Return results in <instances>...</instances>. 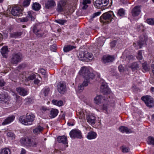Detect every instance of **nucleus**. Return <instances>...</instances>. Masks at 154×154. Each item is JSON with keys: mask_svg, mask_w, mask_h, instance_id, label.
I'll return each mask as SVG.
<instances>
[{"mask_svg": "<svg viewBox=\"0 0 154 154\" xmlns=\"http://www.w3.org/2000/svg\"><path fill=\"white\" fill-rule=\"evenodd\" d=\"M35 118V116L32 114L27 115L26 116H21L19 121L25 125H30L33 123Z\"/></svg>", "mask_w": 154, "mask_h": 154, "instance_id": "obj_1", "label": "nucleus"}, {"mask_svg": "<svg viewBox=\"0 0 154 154\" xmlns=\"http://www.w3.org/2000/svg\"><path fill=\"white\" fill-rule=\"evenodd\" d=\"M21 143L27 146L32 147H39L38 143L33 141L28 138H22L20 140Z\"/></svg>", "mask_w": 154, "mask_h": 154, "instance_id": "obj_2", "label": "nucleus"}, {"mask_svg": "<svg viewBox=\"0 0 154 154\" xmlns=\"http://www.w3.org/2000/svg\"><path fill=\"white\" fill-rule=\"evenodd\" d=\"M115 16L112 11L103 14L100 18L101 22L108 23L110 22Z\"/></svg>", "mask_w": 154, "mask_h": 154, "instance_id": "obj_3", "label": "nucleus"}, {"mask_svg": "<svg viewBox=\"0 0 154 154\" xmlns=\"http://www.w3.org/2000/svg\"><path fill=\"white\" fill-rule=\"evenodd\" d=\"M79 73L80 75L82 76L85 78L87 79L89 78V79H92L94 77V74L90 73L89 69L86 67L84 66L80 70Z\"/></svg>", "mask_w": 154, "mask_h": 154, "instance_id": "obj_4", "label": "nucleus"}, {"mask_svg": "<svg viewBox=\"0 0 154 154\" xmlns=\"http://www.w3.org/2000/svg\"><path fill=\"white\" fill-rule=\"evenodd\" d=\"M70 137L73 139H81L82 138V133L79 130L74 129L72 130L69 133Z\"/></svg>", "mask_w": 154, "mask_h": 154, "instance_id": "obj_5", "label": "nucleus"}, {"mask_svg": "<svg viewBox=\"0 0 154 154\" xmlns=\"http://www.w3.org/2000/svg\"><path fill=\"white\" fill-rule=\"evenodd\" d=\"M141 99L144 102L147 106L151 107L154 106V100L151 96H143L142 97Z\"/></svg>", "mask_w": 154, "mask_h": 154, "instance_id": "obj_6", "label": "nucleus"}, {"mask_svg": "<svg viewBox=\"0 0 154 154\" xmlns=\"http://www.w3.org/2000/svg\"><path fill=\"white\" fill-rule=\"evenodd\" d=\"M87 122L90 124H94L95 123L96 117L95 115L89 111H85Z\"/></svg>", "mask_w": 154, "mask_h": 154, "instance_id": "obj_7", "label": "nucleus"}, {"mask_svg": "<svg viewBox=\"0 0 154 154\" xmlns=\"http://www.w3.org/2000/svg\"><path fill=\"white\" fill-rule=\"evenodd\" d=\"M22 55L20 53H15L13 54L11 60V63L13 64H17L21 61Z\"/></svg>", "mask_w": 154, "mask_h": 154, "instance_id": "obj_8", "label": "nucleus"}, {"mask_svg": "<svg viewBox=\"0 0 154 154\" xmlns=\"http://www.w3.org/2000/svg\"><path fill=\"white\" fill-rule=\"evenodd\" d=\"M33 33L38 37L43 36L44 33L41 29L36 25L34 26L32 28Z\"/></svg>", "mask_w": 154, "mask_h": 154, "instance_id": "obj_9", "label": "nucleus"}, {"mask_svg": "<svg viewBox=\"0 0 154 154\" xmlns=\"http://www.w3.org/2000/svg\"><path fill=\"white\" fill-rule=\"evenodd\" d=\"M147 39V37L146 35H143L140 36V40L138 43L140 48H141L143 46L146 44V41Z\"/></svg>", "mask_w": 154, "mask_h": 154, "instance_id": "obj_10", "label": "nucleus"}, {"mask_svg": "<svg viewBox=\"0 0 154 154\" xmlns=\"http://www.w3.org/2000/svg\"><path fill=\"white\" fill-rule=\"evenodd\" d=\"M33 12L32 11H29L28 12V15L26 17L21 18L19 19V20L21 22H26L30 18L31 20H34V17L32 15Z\"/></svg>", "mask_w": 154, "mask_h": 154, "instance_id": "obj_11", "label": "nucleus"}, {"mask_svg": "<svg viewBox=\"0 0 154 154\" xmlns=\"http://www.w3.org/2000/svg\"><path fill=\"white\" fill-rule=\"evenodd\" d=\"M16 90L17 93L21 96H24L28 94V91L26 89L20 87L17 88Z\"/></svg>", "mask_w": 154, "mask_h": 154, "instance_id": "obj_12", "label": "nucleus"}, {"mask_svg": "<svg viewBox=\"0 0 154 154\" xmlns=\"http://www.w3.org/2000/svg\"><path fill=\"white\" fill-rule=\"evenodd\" d=\"M22 10L18 6L12 8L11 11L12 14L14 16H19L21 13Z\"/></svg>", "mask_w": 154, "mask_h": 154, "instance_id": "obj_13", "label": "nucleus"}, {"mask_svg": "<svg viewBox=\"0 0 154 154\" xmlns=\"http://www.w3.org/2000/svg\"><path fill=\"white\" fill-rule=\"evenodd\" d=\"M91 79H89V78H85V79L84 81L82 84H79L78 87V89L80 91H82L84 87L88 85V83L90 82Z\"/></svg>", "mask_w": 154, "mask_h": 154, "instance_id": "obj_14", "label": "nucleus"}, {"mask_svg": "<svg viewBox=\"0 0 154 154\" xmlns=\"http://www.w3.org/2000/svg\"><path fill=\"white\" fill-rule=\"evenodd\" d=\"M66 85L64 83L60 82L58 85V90L61 94L64 93L66 91Z\"/></svg>", "mask_w": 154, "mask_h": 154, "instance_id": "obj_15", "label": "nucleus"}, {"mask_svg": "<svg viewBox=\"0 0 154 154\" xmlns=\"http://www.w3.org/2000/svg\"><path fill=\"white\" fill-rule=\"evenodd\" d=\"M57 140L59 143H62L64 144L68 143L67 137L64 135L58 137L57 138Z\"/></svg>", "mask_w": 154, "mask_h": 154, "instance_id": "obj_16", "label": "nucleus"}, {"mask_svg": "<svg viewBox=\"0 0 154 154\" xmlns=\"http://www.w3.org/2000/svg\"><path fill=\"white\" fill-rule=\"evenodd\" d=\"M119 130L121 132L123 133H125L126 134H129L133 132L131 130L125 126H122L119 127Z\"/></svg>", "mask_w": 154, "mask_h": 154, "instance_id": "obj_17", "label": "nucleus"}, {"mask_svg": "<svg viewBox=\"0 0 154 154\" xmlns=\"http://www.w3.org/2000/svg\"><path fill=\"white\" fill-rule=\"evenodd\" d=\"M56 5V3L53 0L48 1L45 4V7L47 9L51 8Z\"/></svg>", "mask_w": 154, "mask_h": 154, "instance_id": "obj_18", "label": "nucleus"}, {"mask_svg": "<svg viewBox=\"0 0 154 154\" xmlns=\"http://www.w3.org/2000/svg\"><path fill=\"white\" fill-rule=\"evenodd\" d=\"M140 12V7L138 6H135L132 10V15L134 16H138Z\"/></svg>", "mask_w": 154, "mask_h": 154, "instance_id": "obj_19", "label": "nucleus"}, {"mask_svg": "<svg viewBox=\"0 0 154 154\" xmlns=\"http://www.w3.org/2000/svg\"><path fill=\"white\" fill-rule=\"evenodd\" d=\"M15 117L13 116L8 117L2 123V125H5L11 123L13 121Z\"/></svg>", "mask_w": 154, "mask_h": 154, "instance_id": "obj_20", "label": "nucleus"}, {"mask_svg": "<svg viewBox=\"0 0 154 154\" xmlns=\"http://www.w3.org/2000/svg\"><path fill=\"white\" fill-rule=\"evenodd\" d=\"M102 60L104 63H106L113 61L114 60V58L113 57L110 56H105L103 57Z\"/></svg>", "mask_w": 154, "mask_h": 154, "instance_id": "obj_21", "label": "nucleus"}, {"mask_svg": "<svg viewBox=\"0 0 154 154\" xmlns=\"http://www.w3.org/2000/svg\"><path fill=\"white\" fill-rule=\"evenodd\" d=\"M58 113V110L56 109H52L50 112L49 115V118H54L57 116Z\"/></svg>", "mask_w": 154, "mask_h": 154, "instance_id": "obj_22", "label": "nucleus"}, {"mask_svg": "<svg viewBox=\"0 0 154 154\" xmlns=\"http://www.w3.org/2000/svg\"><path fill=\"white\" fill-rule=\"evenodd\" d=\"M103 100L104 99L102 95H98L94 98V101L96 104H101Z\"/></svg>", "mask_w": 154, "mask_h": 154, "instance_id": "obj_23", "label": "nucleus"}, {"mask_svg": "<svg viewBox=\"0 0 154 154\" xmlns=\"http://www.w3.org/2000/svg\"><path fill=\"white\" fill-rule=\"evenodd\" d=\"M138 63L139 62H134L131 64L130 67L133 71H134L139 69L140 66Z\"/></svg>", "mask_w": 154, "mask_h": 154, "instance_id": "obj_24", "label": "nucleus"}, {"mask_svg": "<svg viewBox=\"0 0 154 154\" xmlns=\"http://www.w3.org/2000/svg\"><path fill=\"white\" fill-rule=\"evenodd\" d=\"M97 136V134L96 132L90 131L88 133L87 137L88 139L91 140L95 138Z\"/></svg>", "mask_w": 154, "mask_h": 154, "instance_id": "obj_25", "label": "nucleus"}, {"mask_svg": "<svg viewBox=\"0 0 154 154\" xmlns=\"http://www.w3.org/2000/svg\"><path fill=\"white\" fill-rule=\"evenodd\" d=\"M85 111H88L86 110H85L84 109H82L81 111L77 112V115L79 119H85V115H86Z\"/></svg>", "mask_w": 154, "mask_h": 154, "instance_id": "obj_26", "label": "nucleus"}, {"mask_svg": "<svg viewBox=\"0 0 154 154\" xmlns=\"http://www.w3.org/2000/svg\"><path fill=\"white\" fill-rule=\"evenodd\" d=\"M8 49L6 46L3 47L1 49V52L2 55L5 57H6V54L8 52Z\"/></svg>", "mask_w": 154, "mask_h": 154, "instance_id": "obj_27", "label": "nucleus"}, {"mask_svg": "<svg viewBox=\"0 0 154 154\" xmlns=\"http://www.w3.org/2000/svg\"><path fill=\"white\" fill-rule=\"evenodd\" d=\"M32 8L35 11L39 10L41 8V5L38 3L35 2L32 5Z\"/></svg>", "mask_w": 154, "mask_h": 154, "instance_id": "obj_28", "label": "nucleus"}, {"mask_svg": "<svg viewBox=\"0 0 154 154\" xmlns=\"http://www.w3.org/2000/svg\"><path fill=\"white\" fill-rule=\"evenodd\" d=\"M101 2L102 0H93L94 5L97 8L103 6Z\"/></svg>", "mask_w": 154, "mask_h": 154, "instance_id": "obj_29", "label": "nucleus"}, {"mask_svg": "<svg viewBox=\"0 0 154 154\" xmlns=\"http://www.w3.org/2000/svg\"><path fill=\"white\" fill-rule=\"evenodd\" d=\"M52 103L54 105L60 106L63 105V102L61 100H52Z\"/></svg>", "mask_w": 154, "mask_h": 154, "instance_id": "obj_30", "label": "nucleus"}, {"mask_svg": "<svg viewBox=\"0 0 154 154\" xmlns=\"http://www.w3.org/2000/svg\"><path fill=\"white\" fill-rule=\"evenodd\" d=\"M43 129V128L42 127L38 126L33 129V132L35 134H38L41 132Z\"/></svg>", "mask_w": 154, "mask_h": 154, "instance_id": "obj_31", "label": "nucleus"}, {"mask_svg": "<svg viewBox=\"0 0 154 154\" xmlns=\"http://www.w3.org/2000/svg\"><path fill=\"white\" fill-rule=\"evenodd\" d=\"M100 91L104 93H106L108 92V88L106 84H102L100 87Z\"/></svg>", "mask_w": 154, "mask_h": 154, "instance_id": "obj_32", "label": "nucleus"}, {"mask_svg": "<svg viewBox=\"0 0 154 154\" xmlns=\"http://www.w3.org/2000/svg\"><path fill=\"white\" fill-rule=\"evenodd\" d=\"M10 149L8 148H4L1 151L0 154H10Z\"/></svg>", "mask_w": 154, "mask_h": 154, "instance_id": "obj_33", "label": "nucleus"}, {"mask_svg": "<svg viewBox=\"0 0 154 154\" xmlns=\"http://www.w3.org/2000/svg\"><path fill=\"white\" fill-rule=\"evenodd\" d=\"M74 48H75V47L74 46L69 45L63 48V50L65 52H68Z\"/></svg>", "mask_w": 154, "mask_h": 154, "instance_id": "obj_34", "label": "nucleus"}, {"mask_svg": "<svg viewBox=\"0 0 154 154\" xmlns=\"http://www.w3.org/2000/svg\"><path fill=\"white\" fill-rule=\"evenodd\" d=\"M83 56L86 58L88 59L89 60H92L93 59L92 54L90 53H87L85 54L83 53Z\"/></svg>", "mask_w": 154, "mask_h": 154, "instance_id": "obj_35", "label": "nucleus"}, {"mask_svg": "<svg viewBox=\"0 0 154 154\" xmlns=\"http://www.w3.org/2000/svg\"><path fill=\"white\" fill-rule=\"evenodd\" d=\"M120 149L122 152L124 153L128 152L129 150V148L125 145L122 146Z\"/></svg>", "mask_w": 154, "mask_h": 154, "instance_id": "obj_36", "label": "nucleus"}, {"mask_svg": "<svg viewBox=\"0 0 154 154\" xmlns=\"http://www.w3.org/2000/svg\"><path fill=\"white\" fill-rule=\"evenodd\" d=\"M7 136L12 139H14L15 138V135L14 133L11 131H9L7 133Z\"/></svg>", "mask_w": 154, "mask_h": 154, "instance_id": "obj_37", "label": "nucleus"}, {"mask_svg": "<svg viewBox=\"0 0 154 154\" xmlns=\"http://www.w3.org/2000/svg\"><path fill=\"white\" fill-rule=\"evenodd\" d=\"M104 38L103 37H99L97 40V42L98 43V45L100 46H101L103 45L104 43Z\"/></svg>", "mask_w": 154, "mask_h": 154, "instance_id": "obj_38", "label": "nucleus"}, {"mask_svg": "<svg viewBox=\"0 0 154 154\" xmlns=\"http://www.w3.org/2000/svg\"><path fill=\"white\" fill-rule=\"evenodd\" d=\"M35 78V76L34 74H32L30 75L29 76L27 77L26 75L25 77V80L27 81H29L32 80L34 79Z\"/></svg>", "mask_w": 154, "mask_h": 154, "instance_id": "obj_39", "label": "nucleus"}, {"mask_svg": "<svg viewBox=\"0 0 154 154\" xmlns=\"http://www.w3.org/2000/svg\"><path fill=\"white\" fill-rule=\"evenodd\" d=\"M147 142L149 144L154 145V138L151 137H148Z\"/></svg>", "mask_w": 154, "mask_h": 154, "instance_id": "obj_40", "label": "nucleus"}, {"mask_svg": "<svg viewBox=\"0 0 154 154\" xmlns=\"http://www.w3.org/2000/svg\"><path fill=\"white\" fill-rule=\"evenodd\" d=\"M49 88L43 89L41 91V94L44 95L45 96H47L49 93Z\"/></svg>", "mask_w": 154, "mask_h": 154, "instance_id": "obj_41", "label": "nucleus"}, {"mask_svg": "<svg viewBox=\"0 0 154 154\" xmlns=\"http://www.w3.org/2000/svg\"><path fill=\"white\" fill-rule=\"evenodd\" d=\"M90 3L91 2L89 0H84L83 2V4L84 6L82 8L84 9H86L88 7V5L87 4Z\"/></svg>", "mask_w": 154, "mask_h": 154, "instance_id": "obj_42", "label": "nucleus"}, {"mask_svg": "<svg viewBox=\"0 0 154 154\" xmlns=\"http://www.w3.org/2000/svg\"><path fill=\"white\" fill-rule=\"evenodd\" d=\"M31 0H24L23 5L24 7L28 6L30 4Z\"/></svg>", "mask_w": 154, "mask_h": 154, "instance_id": "obj_43", "label": "nucleus"}, {"mask_svg": "<svg viewBox=\"0 0 154 154\" xmlns=\"http://www.w3.org/2000/svg\"><path fill=\"white\" fill-rule=\"evenodd\" d=\"M65 9V8L63 7L60 5H57V10L58 12H62L64 11Z\"/></svg>", "mask_w": 154, "mask_h": 154, "instance_id": "obj_44", "label": "nucleus"}, {"mask_svg": "<svg viewBox=\"0 0 154 154\" xmlns=\"http://www.w3.org/2000/svg\"><path fill=\"white\" fill-rule=\"evenodd\" d=\"M56 22L61 25H63L66 22V20H56Z\"/></svg>", "mask_w": 154, "mask_h": 154, "instance_id": "obj_45", "label": "nucleus"}, {"mask_svg": "<svg viewBox=\"0 0 154 154\" xmlns=\"http://www.w3.org/2000/svg\"><path fill=\"white\" fill-rule=\"evenodd\" d=\"M124 11L122 9H120L118 11V15L120 16H123L124 15Z\"/></svg>", "mask_w": 154, "mask_h": 154, "instance_id": "obj_46", "label": "nucleus"}, {"mask_svg": "<svg viewBox=\"0 0 154 154\" xmlns=\"http://www.w3.org/2000/svg\"><path fill=\"white\" fill-rule=\"evenodd\" d=\"M146 21L149 25L154 24V20L153 18L148 19L146 20Z\"/></svg>", "mask_w": 154, "mask_h": 154, "instance_id": "obj_47", "label": "nucleus"}, {"mask_svg": "<svg viewBox=\"0 0 154 154\" xmlns=\"http://www.w3.org/2000/svg\"><path fill=\"white\" fill-rule=\"evenodd\" d=\"M142 67L143 69L146 72L149 70V68L147 66L146 63H144L142 64Z\"/></svg>", "mask_w": 154, "mask_h": 154, "instance_id": "obj_48", "label": "nucleus"}, {"mask_svg": "<svg viewBox=\"0 0 154 154\" xmlns=\"http://www.w3.org/2000/svg\"><path fill=\"white\" fill-rule=\"evenodd\" d=\"M22 34L21 32H15L14 33L12 37L14 38H17L20 37L22 35Z\"/></svg>", "mask_w": 154, "mask_h": 154, "instance_id": "obj_49", "label": "nucleus"}, {"mask_svg": "<svg viewBox=\"0 0 154 154\" xmlns=\"http://www.w3.org/2000/svg\"><path fill=\"white\" fill-rule=\"evenodd\" d=\"M137 58L139 60H142L143 58V56L142 55V51H139L137 54Z\"/></svg>", "mask_w": 154, "mask_h": 154, "instance_id": "obj_50", "label": "nucleus"}, {"mask_svg": "<svg viewBox=\"0 0 154 154\" xmlns=\"http://www.w3.org/2000/svg\"><path fill=\"white\" fill-rule=\"evenodd\" d=\"M58 5L61 6L65 8V6L66 5V3L65 1H61L59 2Z\"/></svg>", "mask_w": 154, "mask_h": 154, "instance_id": "obj_51", "label": "nucleus"}, {"mask_svg": "<svg viewBox=\"0 0 154 154\" xmlns=\"http://www.w3.org/2000/svg\"><path fill=\"white\" fill-rule=\"evenodd\" d=\"M109 0H102L103 5V6H106L109 3Z\"/></svg>", "mask_w": 154, "mask_h": 154, "instance_id": "obj_52", "label": "nucleus"}, {"mask_svg": "<svg viewBox=\"0 0 154 154\" xmlns=\"http://www.w3.org/2000/svg\"><path fill=\"white\" fill-rule=\"evenodd\" d=\"M42 112H45L49 110V109L45 106H42L40 108Z\"/></svg>", "mask_w": 154, "mask_h": 154, "instance_id": "obj_53", "label": "nucleus"}, {"mask_svg": "<svg viewBox=\"0 0 154 154\" xmlns=\"http://www.w3.org/2000/svg\"><path fill=\"white\" fill-rule=\"evenodd\" d=\"M57 49V47L56 45H54L50 47L51 50L53 51H55Z\"/></svg>", "mask_w": 154, "mask_h": 154, "instance_id": "obj_54", "label": "nucleus"}, {"mask_svg": "<svg viewBox=\"0 0 154 154\" xmlns=\"http://www.w3.org/2000/svg\"><path fill=\"white\" fill-rule=\"evenodd\" d=\"M39 72L41 73L42 75H45L46 72L45 69H41L39 70Z\"/></svg>", "mask_w": 154, "mask_h": 154, "instance_id": "obj_55", "label": "nucleus"}, {"mask_svg": "<svg viewBox=\"0 0 154 154\" xmlns=\"http://www.w3.org/2000/svg\"><path fill=\"white\" fill-rule=\"evenodd\" d=\"M116 45V42L115 41H113L112 42L110 43V47L112 48H113L114 47H115Z\"/></svg>", "mask_w": 154, "mask_h": 154, "instance_id": "obj_56", "label": "nucleus"}, {"mask_svg": "<svg viewBox=\"0 0 154 154\" xmlns=\"http://www.w3.org/2000/svg\"><path fill=\"white\" fill-rule=\"evenodd\" d=\"M101 13L100 11H98L97 12L94 13L93 15V17H95L98 16H99Z\"/></svg>", "mask_w": 154, "mask_h": 154, "instance_id": "obj_57", "label": "nucleus"}, {"mask_svg": "<svg viewBox=\"0 0 154 154\" xmlns=\"http://www.w3.org/2000/svg\"><path fill=\"white\" fill-rule=\"evenodd\" d=\"M5 82L3 79L0 80V87H2L5 85Z\"/></svg>", "mask_w": 154, "mask_h": 154, "instance_id": "obj_58", "label": "nucleus"}, {"mask_svg": "<svg viewBox=\"0 0 154 154\" xmlns=\"http://www.w3.org/2000/svg\"><path fill=\"white\" fill-rule=\"evenodd\" d=\"M102 109L105 111L106 112H107V106L106 105L103 104V106Z\"/></svg>", "mask_w": 154, "mask_h": 154, "instance_id": "obj_59", "label": "nucleus"}, {"mask_svg": "<svg viewBox=\"0 0 154 154\" xmlns=\"http://www.w3.org/2000/svg\"><path fill=\"white\" fill-rule=\"evenodd\" d=\"M119 69L120 72H123L124 70V68L122 65H119Z\"/></svg>", "mask_w": 154, "mask_h": 154, "instance_id": "obj_60", "label": "nucleus"}, {"mask_svg": "<svg viewBox=\"0 0 154 154\" xmlns=\"http://www.w3.org/2000/svg\"><path fill=\"white\" fill-rule=\"evenodd\" d=\"M6 98V96L5 95L0 94V100H5Z\"/></svg>", "mask_w": 154, "mask_h": 154, "instance_id": "obj_61", "label": "nucleus"}, {"mask_svg": "<svg viewBox=\"0 0 154 154\" xmlns=\"http://www.w3.org/2000/svg\"><path fill=\"white\" fill-rule=\"evenodd\" d=\"M25 67V66L24 65L22 64V65H20L18 67V69H22L23 68H24Z\"/></svg>", "mask_w": 154, "mask_h": 154, "instance_id": "obj_62", "label": "nucleus"}, {"mask_svg": "<svg viewBox=\"0 0 154 154\" xmlns=\"http://www.w3.org/2000/svg\"><path fill=\"white\" fill-rule=\"evenodd\" d=\"M143 27L142 26L139 25L138 27H137V29L138 31H140L142 30V31H143Z\"/></svg>", "mask_w": 154, "mask_h": 154, "instance_id": "obj_63", "label": "nucleus"}, {"mask_svg": "<svg viewBox=\"0 0 154 154\" xmlns=\"http://www.w3.org/2000/svg\"><path fill=\"white\" fill-rule=\"evenodd\" d=\"M54 154H61V152L59 150H55L54 151Z\"/></svg>", "mask_w": 154, "mask_h": 154, "instance_id": "obj_64", "label": "nucleus"}]
</instances>
